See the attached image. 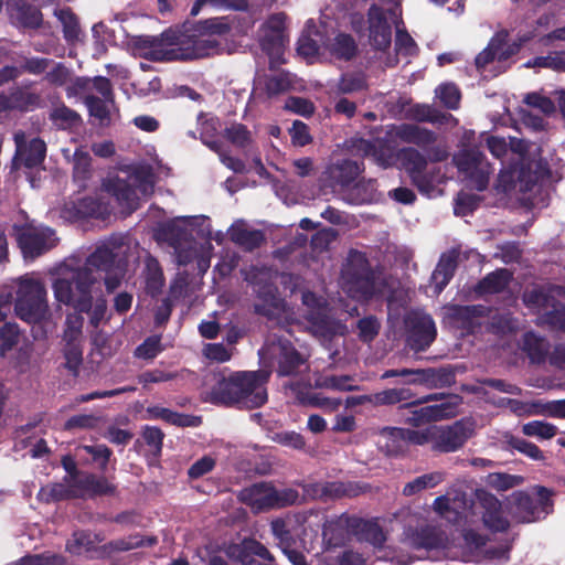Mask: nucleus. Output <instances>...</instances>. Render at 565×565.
<instances>
[{
	"instance_id": "56",
	"label": "nucleus",
	"mask_w": 565,
	"mask_h": 565,
	"mask_svg": "<svg viewBox=\"0 0 565 565\" xmlns=\"http://www.w3.org/2000/svg\"><path fill=\"white\" fill-rule=\"evenodd\" d=\"M350 147L351 151L355 154L362 157H373L377 162H380L384 167L388 164V160L385 159L382 154H379L376 145L370 140L362 138L353 139L351 141Z\"/></svg>"
},
{
	"instance_id": "3",
	"label": "nucleus",
	"mask_w": 565,
	"mask_h": 565,
	"mask_svg": "<svg viewBox=\"0 0 565 565\" xmlns=\"http://www.w3.org/2000/svg\"><path fill=\"white\" fill-rule=\"evenodd\" d=\"M150 56L156 61H192L220 54L225 45L221 40H210L200 32L179 35L172 30L152 39Z\"/></svg>"
},
{
	"instance_id": "16",
	"label": "nucleus",
	"mask_w": 565,
	"mask_h": 565,
	"mask_svg": "<svg viewBox=\"0 0 565 565\" xmlns=\"http://www.w3.org/2000/svg\"><path fill=\"white\" fill-rule=\"evenodd\" d=\"M13 140L15 143V153L12 159V169L17 170L21 167L32 169L43 163L46 153V145L42 139L33 138L26 142L25 132L19 130L14 132Z\"/></svg>"
},
{
	"instance_id": "62",
	"label": "nucleus",
	"mask_w": 565,
	"mask_h": 565,
	"mask_svg": "<svg viewBox=\"0 0 565 565\" xmlns=\"http://www.w3.org/2000/svg\"><path fill=\"white\" fill-rule=\"evenodd\" d=\"M271 440L280 444L281 446L289 447L296 450H301L306 446V440L301 434L294 430H282L274 433L270 436Z\"/></svg>"
},
{
	"instance_id": "2",
	"label": "nucleus",
	"mask_w": 565,
	"mask_h": 565,
	"mask_svg": "<svg viewBox=\"0 0 565 565\" xmlns=\"http://www.w3.org/2000/svg\"><path fill=\"white\" fill-rule=\"evenodd\" d=\"M270 371H236L228 376H220L212 386L210 396L215 404L236 406L238 408H258L267 399V383Z\"/></svg>"
},
{
	"instance_id": "9",
	"label": "nucleus",
	"mask_w": 565,
	"mask_h": 565,
	"mask_svg": "<svg viewBox=\"0 0 565 565\" xmlns=\"http://www.w3.org/2000/svg\"><path fill=\"white\" fill-rule=\"evenodd\" d=\"M551 491L535 487L533 493L515 491L511 495V509L519 522L531 523L544 519L552 511Z\"/></svg>"
},
{
	"instance_id": "10",
	"label": "nucleus",
	"mask_w": 565,
	"mask_h": 565,
	"mask_svg": "<svg viewBox=\"0 0 565 565\" xmlns=\"http://www.w3.org/2000/svg\"><path fill=\"white\" fill-rule=\"evenodd\" d=\"M523 301L529 309L539 315L537 324L565 331V306L561 305L548 290L544 288L525 290Z\"/></svg>"
},
{
	"instance_id": "15",
	"label": "nucleus",
	"mask_w": 565,
	"mask_h": 565,
	"mask_svg": "<svg viewBox=\"0 0 565 565\" xmlns=\"http://www.w3.org/2000/svg\"><path fill=\"white\" fill-rule=\"evenodd\" d=\"M396 137L406 143H414L426 151L431 161H443L448 157L444 147H434L437 136L434 131L415 124H403L396 128Z\"/></svg>"
},
{
	"instance_id": "63",
	"label": "nucleus",
	"mask_w": 565,
	"mask_h": 565,
	"mask_svg": "<svg viewBox=\"0 0 565 565\" xmlns=\"http://www.w3.org/2000/svg\"><path fill=\"white\" fill-rule=\"evenodd\" d=\"M527 67H545L555 71H565V55L558 53H551L546 56H537L530 60L526 64Z\"/></svg>"
},
{
	"instance_id": "45",
	"label": "nucleus",
	"mask_w": 565,
	"mask_h": 565,
	"mask_svg": "<svg viewBox=\"0 0 565 565\" xmlns=\"http://www.w3.org/2000/svg\"><path fill=\"white\" fill-rule=\"evenodd\" d=\"M164 285L163 271L159 262L149 256L146 259V288L151 296L158 295Z\"/></svg>"
},
{
	"instance_id": "44",
	"label": "nucleus",
	"mask_w": 565,
	"mask_h": 565,
	"mask_svg": "<svg viewBox=\"0 0 565 565\" xmlns=\"http://www.w3.org/2000/svg\"><path fill=\"white\" fill-rule=\"evenodd\" d=\"M231 25L226 18H211L196 23L195 32L210 40H221V36L228 34Z\"/></svg>"
},
{
	"instance_id": "57",
	"label": "nucleus",
	"mask_w": 565,
	"mask_h": 565,
	"mask_svg": "<svg viewBox=\"0 0 565 565\" xmlns=\"http://www.w3.org/2000/svg\"><path fill=\"white\" fill-rule=\"evenodd\" d=\"M20 332L15 323H4L0 328V355L4 356L19 342Z\"/></svg>"
},
{
	"instance_id": "60",
	"label": "nucleus",
	"mask_w": 565,
	"mask_h": 565,
	"mask_svg": "<svg viewBox=\"0 0 565 565\" xmlns=\"http://www.w3.org/2000/svg\"><path fill=\"white\" fill-rule=\"evenodd\" d=\"M225 137L235 146L245 148L252 143V135L243 124H233L225 129Z\"/></svg>"
},
{
	"instance_id": "18",
	"label": "nucleus",
	"mask_w": 565,
	"mask_h": 565,
	"mask_svg": "<svg viewBox=\"0 0 565 565\" xmlns=\"http://www.w3.org/2000/svg\"><path fill=\"white\" fill-rule=\"evenodd\" d=\"M397 159L420 192L428 193L433 189V180L426 173L427 158L415 148H403Z\"/></svg>"
},
{
	"instance_id": "46",
	"label": "nucleus",
	"mask_w": 565,
	"mask_h": 565,
	"mask_svg": "<svg viewBox=\"0 0 565 565\" xmlns=\"http://www.w3.org/2000/svg\"><path fill=\"white\" fill-rule=\"evenodd\" d=\"M486 484L498 492H505L524 483V477L505 472H491L486 477Z\"/></svg>"
},
{
	"instance_id": "47",
	"label": "nucleus",
	"mask_w": 565,
	"mask_h": 565,
	"mask_svg": "<svg viewBox=\"0 0 565 565\" xmlns=\"http://www.w3.org/2000/svg\"><path fill=\"white\" fill-rule=\"evenodd\" d=\"M522 349L532 362H541L547 354L546 341L534 332H526L523 335Z\"/></svg>"
},
{
	"instance_id": "27",
	"label": "nucleus",
	"mask_w": 565,
	"mask_h": 565,
	"mask_svg": "<svg viewBox=\"0 0 565 565\" xmlns=\"http://www.w3.org/2000/svg\"><path fill=\"white\" fill-rule=\"evenodd\" d=\"M10 18L23 28L38 29L42 24V13L25 0H7Z\"/></svg>"
},
{
	"instance_id": "42",
	"label": "nucleus",
	"mask_w": 565,
	"mask_h": 565,
	"mask_svg": "<svg viewBox=\"0 0 565 565\" xmlns=\"http://www.w3.org/2000/svg\"><path fill=\"white\" fill-rule=\"evenodd\" d=\"M151 413L156 418L178 427H198L201 424V417L177 413L164 407H154Z\"/></svg>"
},
{
	"instance_id": "30",
	"label": "nucleus",
	"mask_w": 565,
	"mask_h": 565,
	"mask_svg": "<svg viewBox=\"0 0 565 565\" xmlns=\"http://www.w3.org/2000/svg\"><path fill=\"white\" fill-rule=\"evenodd\" d=\"M228 236L233 243L248 252L258 248L265 241V235L260 230L249 228L243 222L233 224L228 230Z\"/></svg>"
},
{
	"instance_id": "39",
	"label": "nucleus",
	"mask_w": 565,
	"mask_h": 565,
	"mask_svg": "<svg viewBox=\"0 0 565 565\" xmlns=\"http://www.w3.org/2000/svg\"><path fill=\"white\" fill-rule=\"evenodd\" d=\"M49 119L56 128L63 130L75 128L82 122L79 114L64 104L53 107L49 114Z\"/></svg>"
},
{
	"instance_id": "41",
	"label": "nucleus",
	"mask_w": 565,
	"mask_h": 565,
	"mask_svg": "<svg viewBox=\"0 0 565 565\" xmlns=\"http://www.w3.org/2000/svg\"><path fill=\"white\" fill-rule=\"evenodd\" d=\"M70 477L62 482L51 483L42 487L38 493L39 500L50 503L55 501L73 499Z\"/></svg>"
},
{
	"instance_id": "61",
	"label": "nucleus",
	"mask_w": 565,
	"mask_h": 565,
	"mask_svg": "<svg viewBox=\"0 0 565 565\" xmlns=\"http://www.w3.org/2000/svg\"><path fill=\"white\" fill-rule=\"evenodd\" d=\"M381 323L374 316L362 318L358 321L359 339L365 343L373 341L379 334Z\"/></svg>"
},
{
	"instance_id": "11",
	"label": "nucleus",
	"mask_w": 565,
	"mask_h": 565,
	"mask_svg": "<svg viewBox=\"0 0 565 565\" xmlns=\"http://www.w3.org/2000/svg\"><path fill=\"white\" fill-rule=\"evenodd\" d=\"M245 280L253 285L254 291L259 299L254 305V311L258 315L271 317L279 309L280 299L277 289L270 281V275L266 268L250 267L245 273Z\"/></svg>"
},
{
	"instance_id": "59",
	"label": "nucleus",
	"mask_w": 565,
	"mask_h": 565,
	"mask_svg": "<svg viewBox=\"0 0 565 565\" xmlns=\"http://www.w3.org/2000/svg\"><path fill=\"white\" fill-rule=\"evenodd\" d=\"M507 443L512 449L520 451L533 460L544 459L543 451L533 443L514 436H509Z\"/></svg>"
},
{
	"instance_id": "54",
	"label": "nucleus",
	"mask_w": 565,
	"mask_h": 565,
	"mask_svg": "<svg viewBox=\"0 0 565 565\" xmlns=\"http://www.w3.org/2000/svg\"><path fill=\"white\" fill-rule=\"evenodd\" d=\"M487 308L481 305L456 306L452 308V317L462 322L463 327H471L476 318L482 317Z\"/></svg>"
},
{
	"instance_id": "24",
	"label": "nucleus",
	"mask_w": 565,
	"mask_h": 565,
	"mask_svg": "<svg viewBox=\"0 0 565 565\" xmlns=\"http://www.w3.org/2000/svg\"><path fill=\"white\" fill-rule=\"evenodd\" d=\"M370 41L377 50H385L392 41V28L380 7L372 6L369 10Z\"/></svg>"
},
{
	"instance_id": "33",
	"label": "nucleus",
	"mask_w": 565,
	"mask_h": 565,
	"mask_svg": "<svg viewBox=\"0 0 565 565\" xmlns=\"http://www.w3.org/2000/svg\"><path fill=\"white\" fill-rule=\"evenodd\" d=\"M7 109L30 111L41 105V96L23 87L13 88L9 95H6Z\"/></svg>"
},
{
	"instance_id": "58",
	"label": "nucleus",
	"mask_w": 565,
	"mask_h": 565,
	"mask_svg": "<svg viewBox=\"0 0 565 565\" xmlns=\"http://www.w3.org/2000/svg\"><path fill=\"white\" fill-rule=\"evenodd\" d=\"M436 96L440 99L445 107L457 109L460 103V90L455 84H441L436 90Z\"/></svg>"
},
{
	"instance_id": "13",
	"label": "nucleus",
	"mask_w": 565,
	"mask_h": 565,
	"mask_svg": "<svg viewBox=\"0 0 565 565\" xmlns=\"http://www.w3.org/2000/svg\"><path fill=\"white\" fill-rule=\"evenodd\" d=\"M455 162L459 171L466 174L469 186L477 191L487 189L492 169L481 151L476 148L463 150L455 157Z\"/></svg>"
},
{
	"instance_id": "55",
	"label": "nucleus",
	"mask_w": 565,
	"mask_h": 565,
	"mask_svg": "<svg viewBox=\"0 0 565 565\" xmlns=\"http://www.w3.org/2000/svg\"><path fill=\"white\" fill-rule=\"evenodd\" d=\"M72 209L74 210L73 216L75 218L98 216L103 213L100 203L89 196L72 202Z\"/></svg>"
},
{
	"instance_id": "8",
	"label": "nucleus",
	"mask_w": 565,
	"mask_h": 565,
	"mask_svg": "<svg viewBox=\"0 0 565 565\" xmlns=\"http://www.w3.org/2000/svg\"><path fill=\"white\" fill-rule=\"evenodd\" d=\"M302 303L306 307L308 329L315 337L329 341L334 335L344 333L345 326L331 317L329 306L322 297L306 291L302 294Z\"/></svg>"
},
{
	"instance_id": "51",
	"label": "nucleus",
	"mask_w": 565,
	"mask_h": 565,
	"mask_svg": "<svg viewBox=\"0 0 565 565\" xmlns=\"http://www.w3.org/2000/svg\"><path fill=\"white\" fill-rule=\"evenodd\" d=\"M359 488L352 482L327 481L323 482V501L340 499L343 497H355Z\"/></svg>"
},
{
	"instance_id": "6",
	"label": "nucleus",
	"mask_w": 565,
	"mask_h": 565,
	"mask_svg": "<svg viewBox=\"0 0 565 565\" xmlns=\"http://www.w3.org/2000/svg\"><path fill=\"white\" fill-rule=\"evenodd\" d=\"M238 499L253 511L260 512L292 505L299 501V493L295 489L277 490L269 482H257L241 490Z\"/></svg>"
},
{
	"instance_id": "38",
	"label": "nucleus",
	"mask_w": 565,
	"mask_h": 565,
	"mask_svg": "<svg viewBox=\"0 0 565 565\" xmlns=\"http://www.w3.org/2000/svg\"><path fill=\"white\" fill-rule=\"evenodd\" d=\"M84 103L92 117L98 120L100 126L110 124V111L114 108V99H102L95 95H87Z\"/></svg>"
},
{
	"instance_id": "20",
	"label": "nucleus",
	"mask_w": 565,
	"mask_h": 565,
	"mask_svg": "<svg viewBox=\"0 0 565 565\" xmlns=\"http://www.w3.org/2000/svg\"><path fill=\"white\" fill-rule=\"evenodd\" d=\"M285 14H273L259 29V43L269 55H279L284 46Z\"/></svg>"
},
{
	"instance_id": "21",
	"label": "nucleus",
	"mask_w": 565,
	"mask_h": 565,
	"mask_svg": "<svg viewBox=\"0 0 565 565\" xmlns=\"http://www.w3.org/2000/svg\"><path fill=\"white\" fill-rule=\"evenodd\" d=\"M404 541L416 550H435L444 546L446 536L431 525L409 526L404 531Z\"/></svg>"
},
{
	"instance_id": "53",
	"label": "nucleus",
	"mask_w": 565,
	"mask_h": 565,
	"mask_svg": "<svg viewBox=\"0 0 565 565\" xmlns=\"http://www.w3.org/2000/svg\"><path fill=\"white\" fill-rule=\"evenodd\" d=\"M522 433L529 437L551 439L557 434V427L544 420H532L522 426Z\"/></svg>"
},
{
	"instance_id": "19",
	"label": "nucleus",
	"mask_w": 565,
	"mask_h": 565,
	"mask_svg": "<svg viewBox=\"0 0 565 565\" xmlns=\"http://www.w3.org/2000/svg\"><path fill=\"white\" fill-rule=\"evenodd\" d=\"M267 351L277 358L279 376H296L308 370L306 359L287 341H279Z\"/></svg>"
},
{
	"instance_id": "5",
	"label": "nucleus",
	"mask_w": 565,
	"mask_h": 565,
	"mask_svg": "<svg viewBox=\"0 0 565 565\" xmlns=\"http://www.w3.org/2000/svg\"><path fill=\"white\" fill-rule=\"evenodd\" d=\"M103 186L120 206L134 211L137 209L140 195L145 196L151 193L153 178L149 169L140 168L134 170L126 178H108Z\"/></svg>"
},
{
	"instance_id": "52",
	"label": "nucleus",
	"mask_w": 565,
	"mask_h": 565,
	"mask_svg": "<svg viewBox=\"0 0 565 565\" xmlns=\"http://www.w3.org/2000/svg\"><path fill=\"white\" fill-rule=\"evenodd\" d=\"M367 84L362 73L343 74L337 84V90L341 94H351L366 89Z\"/></svg>"
},
{
	"instance_id": "50",
	"label": "nucleus",
	"mask_w": 565,
	"mask_h": 565,
	"mask_svg": "<svg viewBox=\"0 0 565 565\" xmlns=\"http://www.w3.org/2000/svg\"><path fill=\"white\" fill-rule=\"evenodd\" d=\"M54 15L63 25V34L67 42L76 41L79 36V24L70 8L56 9Z\"/></svg>"
},
{
	"instance_id": "40",
	"label": "nucleus",
	"mask_w": 565,
	"mask_h": 565,
	"mask_svg": "<svg viewBox=\"0 0 565 565\" xmlns=\"http://www.w3.org/2000/svg\"><path fill=\"white\" fill-rule=\"evenodd\" d=\"M73 179L79 189L87 186L86 182L90 178V161L89 152L83 148L76 149L73 156Z\"/></svg>"
},
{
	"instance_id": "32",
	"label": "nucleus",
	"mask_w": 565,
	"mask_h": 565,
	"mask_svg": "<svg viewBox=\"0 0 565 565\" xmlns=\"http://www.w3.org/2000/svg\"><path fill=\"white\" fill-rule=\"evenodd\" d=\"M379 447L387 456H397L407 449L404 428L384 427L379 433Z\"/></svg>"
},
{
	"instance_id": "35",
	"label": "nucleus",
	"mask_w": 565,
	"mask_h": 565,
	"mask_svg": "<svg viewBox=\"0 0 565 565\" xmlns=\"http://www.w3.org/2000/svg\"><path fill=\"white\" fill-rule=\"evenodd\" d=\"M324 46L332 56L339 60L349 61L356 53L354 39L344 33H339L332 40H328Z\"/></svg>"
},
{
	"instance_id": "12",
	"label": "nucleus",
	"mask_w": 565,
	"mask_h": 565,
	"mask_svg": "<svg viewBox=\"0 0 565 565\" xmlns=\"http://www.w3.org/2000/svg\"><path fill=\"white\" fill-rule=\"evenodd\" d=\"M406 343L414 352L426 351L437 337L434 319L423 311H412L405 318Z\"/></svg>"
},
{
	"instance_id": "23",
	"label": "nucleus",
	"mask_w": 565,
	"mask_h": 565,
	"mask_svg": "<svg viewBox=\"0 0 565 565\" xmlns=\"http://www.w3.org/2000/svg\"><path fill=\"white\" fill-rule=\"evenodd\" d=\"M409 374H406L405 384L408 385H423L427 388H440L450 385L452 374L446 369H407Z\"/></svg>"
},
{
	"instance_id": "22",
	"label": "nucleus",
	"mask_w": 565,
	"mask_h": 565,
	"mask_svg": "<svg viewBox=\"0 0 565 565\" xmlns=\"http://www.w3.org/2000/svg\"><path fill=\"white\" fill-rule=\"evenodd\" d=\"M162 235L174 248V254L179 265H188L198 255L195 243L188 238V233L180 230L174 224H169L162 230Z\"/></svg>"
},
{
	"instance_id": "17",
	"label": "nucleus",
	"mask_w": 565,
	"mask_h": 565,
	"mask_svg": "<svg viewBox=\"0 0 565 565\" xmlns=\"http://www.w3.org/2000/svg\"><path fill=\"white\" fill-rule=\"evenodd\" d=\"M473 434V423L457 420L450 426L435 427L433 449L439 452H454L461 448Z\"/></svg>"
},
{
	"instance_id": "29",
	"label": "nucleus",
	"mask_w": 565,
	"mask_h": 565,
	"mask_svg": "<svg viewBox=\"0 0 565 565\" xmlns=\"http://www.w3.org/2000/svg\"><path fill=\"white\" fill-rule=\"evenodd\" d=\"M456 415V406L451 403H441L436 405H428L415 409L407 418V423L413 426H420L430 422H437L450 418Z\"/></svg>"
},
{
	"instance_id": "7",
	"label": "nucleus",
	"mask_w": 565,
	"mask_h": 565,
	"mask_svg": "<svg viewBox=\"0 0 565 565\" xmlns=\"http://www.w3.org/2000/svg\"><path fill=\"white\" fill-rule=\"evenodd\" d=\"M18 317L29 323L43 320L49 312L46 289L33 278H21L14 305Z\"/></svg>"
},
{
	"instance_id": "4",
	"label": "nucleus",
	"mask_w": 565,
	"mask_h": 565,
	"mask_svg": "<svg viewBox=\"0 0 565 565\" xmlns=\"http://www.w3.org/2000/svg\"><path fill=\"white\" fill-rule=\"evenodd\" d=\"M343 289L358 300H369L381 290L380 275L373 270L364 253L350 250L341 270Z\"/></svg>"
},
{
	"instance_id": "25",
	"label": "nucleus",
	"mask_w": 565,
	"mask_h": 565,
	"mask_svg": "<svg viewBox=\"0 0 565 565\" xmlns=\"http://www.w3.org/2000/svg\"><path fill=\"white\" fill-rule=\"evenodd\" d=\"M415 393L408 387H392L374 393L375 407L393 406L404 403L408 407L416 404L426 403L437 398V394L428 395L422 399L415 401Z\"/></svg>"
},
{
	"instance_id": "34",
	"label": "nucleus",
	"mask_w": 565,
	"mask_h": 565,
	"mask_svg": "<svg viewBox=\"0 0 565 565\" xmlns=\"http://www.w3.org/2000/svg\"><path fill=\"white\" fill-rule=\"evenodd\" d=\"M231 555L235 556L243 565H252L254 563V555L263 559H271L269 551L254 540L244 541L242 545L231 547Z\"/></svg>"
},
{
	"instance_id": "14",
	"label": "nucleus",
	"mask_w": 565,
	"mask_h": 565,
	"mask_svg": "<svg viewBox=\"0 0 565 565\" xmlns=\"http://www.w3.org/2000/svg\"><path fill=\"white\" fill-rule=\"evenodd\" d=\"M57 242L55 231L41 224H26L18 234L19 246L26 258H34L49 252Z\"/></svg>"
},
{
	"instance_id": "1",
	"label": "nucleus",
	"mask_w": 565,
	"mask_h": 565,
	"mask_svg": "<svg viewBox=\"0 0 565 565\" xmlns=\"http://www.w3.org/2000/svg\"><path fill=\"white\" fill-rule=\"evenodd\" d=\"M126 239L124 235H113L96 247L83 266L62 268L52 285L55 300L75 311L88 312L102 279L108 292L117 289L126 273Z\"/></svg>"
},
{
	"instance_id": "49",
	"label": "nucleus",
	"mask_w": 565,
	"mask_h": 565,
	"mask_svg": "<svg viewBox=\"0 0 565 565\" xmlns=\"http://www.w3.org/2000/svg\"><path fill=\"white\" fill-rule=\"evenodd\" d=\"M376 194V185L375 181L370 180H361L359 181L349 192L348 201L351 204L360 205L364 203H370L375 199Z\"/></svg>"
},
{
	"instance_id": "64",
	"label": "nucleus",
	"mask_w": 565,
	"mask_h": 565,
	"mask_svg": "<svg viewBox=\"0 0 565 565\" xmlns=\"http://www.w3.org/2000/svg\"><path fill=\"white\" fill-rule=\"evenodd\" d=\"M63 557L56 554L26 555L12 565H62Z\"/></svg>"
},
{
	"instance_id": "48",
	"label": "nucleus",
	"mask_w": 565,
	"mask_h": 565,
	"mask_svg": "<svg viewBox=\"0 0 565 565\" xmlns=\"http://www.w3.org/2000/svg\"><path fill=\"white\" fill-rule=\"evenodd\" d=\"M348 519L344 515L334 516L324 521L322 525V535L330 544H340L345 534Z\"/></svg>"
},
{
	"instance_id": "26",
	"label": "nucleus",
	"mask_w": 565,
	"mask_h": 565,
	"mask_svg": "<svg viewBox=\"0 0 565 565\" xmlns=\"http://www.w3.org/2000/svg\"><path fill=\"white\" fill-rule=\"evenodd\" d=\"M483 509L482 521L484 525L494 532H503L509 527V520L503 515L502 504L498 498L490 493L480 497Z\"/></svg>"
},
{
	"instance_id": "36",
	"label": "nucleus",
	"mask_w": 565,
	"mask_h": 565,
	"mask_svg": "<svg viewBox=\"0 0 565 565\" xmlns=\"http://www.w3.org/2000/svg\"><path fill=\"white\" fill-rule=\"evenodd\" d=\"M493 38H500V41L497 43L494 47V52L497 54V60L499 62H504L511 56L519 53L522 45L530 41L531 34L519 35L515 41L509 42V33L507 31L498 32Z\"/></svg>"
},
{
	"instance_id": "31",
	"label": "nucleus",
	"mask_w": 565,
	"mask_h": 565,
	"mask_svg": "<svg viewBox=\"0 0 565 565\" xmlns=\"http://www.w3.org/2000/svg\"><path fill=\"white\" fill-rule=\"evenodd\" d=\"M362 171V163L350 159L338 160L328 168L330 180L341 186L350 185Z\"/></svg>"
},
{
	"instance_id": "43",
	"label": "nucleus",
	"mask_w": 565,
	"mask_h": 565,
	"mask_svg": "<svg viewBox=\"0 0 565 565\" xmlns=\"http://www.w3.org/2000/svg\"><path fill=\"white\" fill-rule=\"evenodd\" d=\"M445 480V472L434 471L415 478L403 488V494L414 495L425 489H431Z\"/></svg>"
},
{
	"instance_id": "28",
	"label": "nucleus",
	"mask_w": 565,
	"mask_h": 565,
	"mask_svg": "<svg viewBox=\"0 0 565 565\" xmlns=\"http://www.w3.org/2000/svg\"><path fill=\"white\" fill-rule=\"evenodd\" d=\"M459 252L451 249L441 254L435 270L431 274V285L435 294L439 295L455 275Z\"/></svg>"
},
{
	"instance_id": "37",
	"label": "nucleus",
	"mask_w": 565,
	"mask_h": 565,
	"mask_svg": "<svg viewBox=\"0 0 565 565\" xmlns=\"http://www.w3.org/2000/svg\"><path fill=\"white\" fill-rule=\"evenodd\" d=\"M510 279L511 275L508 269H497L478 282L476 291L480 295L501 292L505 289Z\"/></svg>"
}]
</instances>
